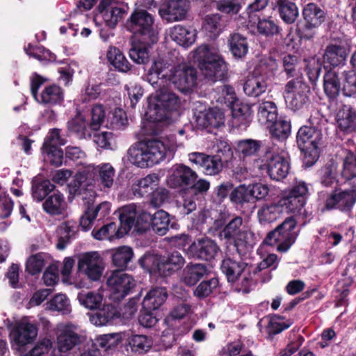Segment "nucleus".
I'll list each match as a JSON object with an SVG mask.
<instances>
[{
    "label": "nucleus",
    "mask_w": 356,
    "mask_h": 356,
    "mask_svg": "<svg viewBox=\"0 0 356 356\" xmlns=\"http://www.w3.org/2000/svg\"><path fill=\"white\" fill-rule=\"evenodd\" d=\"M207 273V269L202 264H189L184 269L181 280L188 286L195 285Z\"/></svg>",
    "instance_id": "79ce46f5"
},
{
    "label": "nucleus",
    "mask_w": 356,
    "mask_h": 356,
    "mask_svg": "<svg viewBox=\"0 0 356 356\" xmlns=\"http://www.w3.org/2000/svg\"><path fill=\"white\" fill-rule=\"evenodd\" d=\"M268 127L271 135L280 140L286 139L291 134V123L285 119H277Z\"/></svg>",
    "instance_id": "e2e57ef3"
},
{
    "label": "nucleus",
    "mask_w": 356,
    "mask_h": 356,
    "mask_svg": "<svg viewBox=\"0 0 356 356\" xmlns=\"http://www.w3.org/2000/svg\"><path fill=\"white\" fill-rule=\"evenodd\" d=\"M38 336V327L27 318L17 321L12 327L9 337L13 350L22 353L25 347L32 343Z\"/></svg>",
    "instance_id": "6e6552de"
},
{
    "label": "nucleus",
    "mask_w": 356,
    "mask_h": 356,
    "mask_svg": "<svg viewBox=\"0 0 356 356\" xmlns=\"http://www.w3.org/2000/svg\"><path fill=\"white\" fill-rule=\"evenodd\" d=\"M323 88L330 98L337 97L341 89V84L337 73L332 70L326 72L323 76Z\"/></svg>",
    "instance_id": "de8ad7c7"
},
{
    "label": "nucleus",
    "mask_w": 356,
    "mask_h": 356,
    "mask_svg": "<svg viewBox=\"0 0 356 356\" xmlns=\"http://www.w3.org/2000/svg\"><path fill=\"white\" fill-rule=\"evenodd\" d=\"M307 84L301 76L289 81L284 86L283 97L288 108L293 111L301 109L309 101Z\"/></svg>",
    "instance_id": "9b49d317"
},
{
    "label": "nucleus",
    "mask_w": 356,
    "mask_h": 356,
    "mask_svg": "<svg viewBox=\"0 0 356 356\" xmlns=\"http://www.w3.org/2000/svg\"><path fill=\"white\" fill-rule=\"evenodd\" d=\"M167 297L168 293L165 288H153L145 296L143 301V307L145 310H156L165 302Z\"/></svg>",
    "instance_id": "4c0bfd02"
},
{
    "label": "nucleus",
    "mask_w": 356,
    "mask_h": 356,
    "mask_svg": "<svg viewBox=\"0 0 356 356\" xmlns=\"http://www.w3.org/2000/svg\"><path fill=\"white\" fill-rule=\"evenodd\" d=\"M335 121L337 128L342 132L349 134L356 131V111L350 106L344 105L336 114Z\"/></svg>",
    "instance_id": "cd10ccee"
},
{
    "label": "nucleus",
    "mask_w": 356,
    "mask_h": 356,
    "mask_svg": "<svg viewBox=\"0 0 356 356\" xmlns=\"http://www.w3.org/2000/svg\"><path fill=\"white\" fill-rule=\"evenodd\" d=\"M47 309L51 311H56L63 314H67L71 312L70 300L64 294H57L47 303Z\"/></svg>",
    "instance_id": "338daca9"
},
{
    "label": "nucleus",
    "mask_w": 356,
    "mask_h": 356,
    "mask_svg": "<svg viewBox=\"0 0 356 356\" xmlns=\"http://www.w3.org/2000/svg\"><path fill=\"white\" fill-rule=\"evenodd\" d=\"M106 58L108 64L118 72L128 73L132 69V65L125 55L116 47L112 45L108 47Z\"/></svg>",
    "instance_id": "473e14b6"
},
{
    "label": "nucleus",
    "mask_w": 356,
    "mask_h": 356,
    "mask_svg": "<svg viewBox=\"0 0 356 356\" xmlns=\"http://www.w3.org/2000/svg\"><path fill=\"white\" fill-rule=\"evenodd\" d=\"M305 27L308 29L320 26L326 19V12L314 3L306 4L302 9Z\"/></svg>",
    "instance_id": "c756f323"
},
{
    "label": "nucleus",
    "mask_w": 356,
    "mask_h": 356,
    "mask_svg": "<svg viewBox=\"0 0 356 356\" xmlns=\"http://www.w3.org/2000/svg\"><path fill=\"white\" fill-rule=\"evenodd\" d=\"M54 188V186L49 180L40 181L34 178L32 181V197L35 200L40 202Z\"/></svg>",
    "instance_id": "680f3d73"
},
{
    "label": "nucleus",
    "mask_w": 356,
    "mask_h": 356,
    "mask_svg": "<svg viewBox=\"0 0 356 356\" xmlns=\"http://www.w3.org/2000/svg\"><path fill=\"white\" fill-rule=\"evenodd\" d=\"M147 102L146 116L149 122L147 126L153 129L151 134H158L159 131L154 129L156 123L169 122L176 118L181 106V99L173 91L161 88L152 94Z\"/></svg>",
    "instance_id": "7ed1b4c3"
},
{
    "label": "nucleus",
    "mask_w": 356,
    "mask_h": 356,
    "mask_svg": "<svg viewBox=\"0 0 356 356\" xmlns=\"http://www.w3.org/2000/svg\"><path fill=\"white\" fill-rule=\"evenodd\" d=\"M169 81L181 92H190L196 86L197 71L185 63L169 67Z\"/></svg>",
    "instance_id": "ddd939ff"
},
{
    "label": "nucleus",
    "mask_w": 356,
    "mask_h": 356,
    "mask_svg": "<svg viewBox=\"0 0 356 356\" xmlns=\"http://www.w3.org/2000/svg\"><path fill=\"white\" fill-rule=\"evenodd\" d=\"M79 168L72 181L69 184L71 194L83 193L88 191L90 196L95 195V182L104 191L112 188L114 185L115 170L109 163L99 165L86 164L81 161L79 163Z\"/></svg>",
    "instance_id": "f03ea898"
},
{
    "label": "nucleus",
    "mask_w": 356,
    "mask_h": 356,
    "mask_svg": "<svg viewBox=\"0 0 356 356\" xmlns=\"http://www.w3.org/2000/svg\"><path fill=\"white\" fill-rule=\"evenodd\" d=\"M322 140L321 132L311 127L304 126L300 128L297 134V143L299 148L305 155L312 157L311 165L316 162L318 156V145Z\"/></svg>",
    "instance_id": "4468645a"
},
{
    "label": "nucleus",
    "mask_w": 356,
    "mask_h": 356,
    "mask_svg": "<svg viewBox=\"0 0 356 356\" xmlns=\"http://www.w3.org/2000/svg\"><path fill=\"white\" fill-rule=\"evenodd\" d=\"M117 316L116 309L111 305H106L102 309L91 314L90 321L96 326H102L108 323Z\"/></svg>",
    "instance_id": "c03bdc74"
},
{
    "label": "nucleus",
    "mask_w": 356,
    "mask_h": 356,
    "mask_svg": "<svg viewBox=\"0 0 356 356\" xmlns=\"http://www.w3.org/2000/svg\"><path fill=\"white\" fill-rule=\"evenodd\" d=\"M175 136L170 135L161 140L152 139L139 142L131 146L127 151V159L133 165L144 168L159 164L165 159H171L177 149Z\"/></svg>",
    "instance_id": "f257e3e1"
},
{
    "label": "nucleus",
    "mask_w": 356,
    "mask_h": 356,
    "mask_svg": "<svg viewBox=\"0 0 356 356\" xmlns=\"http://www.w3.org/2000/svg\"><path fill=\"white\" fill-rule=\"evenodd\" d=\"M266 165L268 174L271 179L280 181L284 179L290 170L288 152L281 149L267 153Z\"/></svg>",
    "instance_id": "2eb2a0df"
},
{
    "label": "nucleus",
    "mask_w": 356,
    "mask_h": 356,
    "mask_svg": "<svg viewBox=\"0 0 356 356\" xmlns=\"http://www.w3.org/2000/svg\"><path fill=\"white\" fill-rule=\"evenodd\" d=\"M219 248L216 243L208 238L194 241L187 249V254L193 258L211 260L217 254Z\"/></svg>",
    "instance_id": "393cba45"
},
{
    "label": "nucleus",
    "mask_w": 356,
    "mask_h": 356,
    "mask_svg": "<svg viewBox=\"0 0 356 356\" xmlns=\"http://www.w3.org/2000/svg\"><path fill=\"white\" fill-rule=\"evenodd\" d=\"M229 107L232 110V127L243 129L249 126L252 119V110L250 104L237 100Z\"/></svg>",
    "instance_id": "bb28decb"
},
{
    "label": "nucleus",
    "mask_w": 356,
    "mask_h": 356,
    "mask_svg": "<svg viewBox=\"0 0 356 356\" xmlns=\"http://www.w3.org/2000/svg\"><path fill=\"white\" fill-rule=\"evenodd\" d=\"M92 234L97 240L108 239L112 241L115 238L122 237L124 234L120 227L118 229L115 223L110 222L99 229L92 230Z\"/></svg>",
    "instance_id": "8fccbe9b"
},
{
    "label": "nucleus",
    "mask_w": 356,
    "mask_h": 356,
    "mask_svg": "<svg viewBox=\"0 0 356 356\" xmlns=\"http://www.w3.org/2000/svg\"><path fill=\"white\" fill-rule=\"evenodd\" d=\"M188 161L201 168L207 176L218 175L222 170L223 163L218 155H208L202 152H192L188 154Z\"/></svg>",
    "instance_id": "aec40b11"
},
{
    "label": "nucleus",
    "mask_w": 356,
    "mask_h": 356,
    "mask_svg": "<svg viewBox=\"0 0 356 356\" xmlns=\"http://www.w3.org/2000/svg\"><path fill=\"white\" fill-rule=\"evenodd\" d=\"M170 64L163 58H158L154 61L146 76V80L152 85L161 86L165 80L169 81Z\"/></svg>",
    "instance_id": "7c9ffc66"
},
{
    "label": "nucleus",
    "mask_w": 356,
    "mask_h": 356,
    "mask_svg": "<svg viewBox=\"0 0 356 356\" xmlns=\"http://www.w3.org/2000/svg\"><path fill=\"white\" fill-rule=\"evenodd\" d=\"M153 346L152 339L144 334H131L127 339L126 348L135 355H143Z\"/></svg>",
    "instance_id": "c9c22d12"
},
{
    "label": "nucleus",
    "mask_w": 356,
    "mask_h": 356,
    "mask_svg": "<svg viewBox=\"0 0 356 356\" xmlns=\"http://www.w3.org/2000/svg\"><path fill=\"white\" fill-rule=\"evenodd\" d=\"M42 207L47 213L56 216L65 212L67 204L63 195L56 191L47 197Z\"/></svg>",
    "instance_id": "a19ab883"
},
{
    "label": "nucleus",
    "mask_w": 356,
    "mask_h": 356,
    "mask_svg": "<svg viewBox=\"0 0 356 356\" xmlns=\"http://www.w3.org/2000/svg\"><path fill=\"white\" fill-rule=\"evenodd\" d=\"M309 195V184L302 180L295 179L293 185L282 192L278 202L283 212L296 213L304 207Z\"/></svg>",
    "instance_id": "423d86ee"
},
{
    "label": "nucleus",
    "mask_w": 356,
    "mask_h": 356,
    "mask_svg": "<svg viewBox=\"0 0 356 356\" xmlns=\"http://www.w3.org/2000/svg\"><path fill=\"white\" fill-rule=\"evenodd\" d=\"M24 51L28 56L38 60L41 63L54 61L56 60V56L54 54L38 44L32 45L29 44L24 47Z\"/></svg>",
    "instance_id": "052dcab7"
},
{
    "label": "nucleus",
    "mask_w": 356,
    "mask_h": 356,
    "mask_svg": "<svg viewBox=\"0 0 356 356\" xmlns=\"http://www.w3.org/2000/svg\"><path fill=\"white\" fill-rule=\"evenodd\" d=\"M213 98L218 104H225L228 107L238 100L234 88L227 85L218 87Z\"/></svg>",
    "instance_id": "5fc2aeb1"
},
{
    "label": "nucleus",
    "mask_w": 356,
    "mask_h": 356,
    "mask_svg": "<svg viewBox=\"0 0 356 356\" xmlns=\"http://www.w3.org/2000/svg\"><path fill=\"white\" fill-rule=\"evenodd\" d=\"M348 53L349 49L345 44H330L323 54V62L333 67L343 65Z\"/></svg>",
    "instance_id": "72a5a7b5"
},
{
    "label": "nucleus",
    "mask_w": 356,
    "mask_h": 356,
    "mask_svg": "<svg viewBox=\"0 0 356 356\" xmlns=\"http://www.w3.org/2000/svg\"><path fill=\"white\" fill-rule=\"evenodd\" d=\"M127 28L135 35H140L152 44L158 41V31L154 16L144 9H136L127 20Z\"/></svg>",
    "instance_id": "0eeeda50"
},
{
    "label": "nucleus",
    "mask_w": 356,
    "mask_h": 356,
    "mask_svg": "<svg viewBox=\"0 0 356 356\" xmlns=\"http://www.w3.org/2000/svg\"><path fill=\"white\" fill-rule=\"evenodd\" d=\"M167 34L172 40L186 48L191 46L195 42L197 36L195 29L180 24L170 28Z\"/></svg>",
    "instance_id": "c85d7f7f"
},
{
    "label": "nucleus",
    "mask_w": 356,
    "mask_h": 356,
    "mask_svg": "<svg viewBox=\"0 0 356 356\" xmlns=\"http://www.w3.org/2000/svg\"><path fill=\"white\" fill-rule=\"evenodd\" d=\"M106 283L110 291V298L114 301L123 299L136 286L134 278L122 270L113 271Z\"/></svg>",
    "instance_id": "dca6fc26"
},
{
    "label": "nucleus",
    "mask_w": 356,
    "mask_h": 356,
    "mask_svg": "<svg viewBox=\"0 0 356 356\" xmlns=\"http://www.w3.org/2000/svg\"><path fill=\"white\" fill-rule=\"evenodd\" d=\"M68 130L80 139L90 138L93 129L90 127L88 120L83 113L77 115L67 122Z\"/></svg>",
    "instance_id": "f704fd0d"
},
{
    "label": "nucleus",
    "mask_w": 356,
    "mask_h": 356,
    "mask_svg": "<svg viewBox=\"0 0 356 356\" xmlns=\"http://www.w3.org/2000/svg\"><path fill=\"white\" fill-rule=\"evenodd\" d=\"M138 219V222L145 223L143 231L151 225L152 229L161 236L166 234L170 225L172 228H175L176 225L174 222L170 224V216L163 210L157 211L154 215L143 213Z\"/></svg>",
    "instance_id": "4be33fe9"
},
{
    "label": "nucleus",
    "mask_w": 356,
    "mask_h": 356,
    "mask_svg": "<svg viewBox=\"0 0 356 356\" xmlns=\"http://www.w3.org/2000/svg\"><path fill=\"white\" fill-rule=\"evenodd\" d=\"M120 229L124 234H127L131 227H135L137 231L143 232L145 223H140L139 216L143 213H147L140 207L134 204H128L122 207L120 210Z\"/></svg>",
    "instance_id": "5701e85b"
},
{
    "label": "nucleus",
    "mask_w": 356,
    "mask_h": 356,
    "mask_svg": "<svg viewBox=\"0 0 356 356\" xmlns=\"http://www.w3.org/2000/svg\"><path fill=\"white\" fill-rule=\"evenodd\" d=\"M261 147V142L253 139H245L238 142L236 150L240 156L245 159L258 153Z\"/></svg>",
    "instance_id": "13d9d810"
},
{
    "label": "nucleus",
    "mask_w": 356,
    "mask_h": 356,
    "mask_svg": "<svg viewBox=\"0 0 356 356\" xmlns=\"http://www.w3.org/2000/svg\"><path fill=\"white\" fill-rule=\"evenodd\" d=\"M79 303L89 309L99 308L103 300V295L99 291H81L78 294Z\"/></svg>",
    "instance_id": "603ef678"
},
{
    "label": "nucleus",
    "mask_w": 356,
    "mask_h": 356,
    "mask_svg": "<svg viewBox=\"0 0 356 356\" xmlns=\"http://www.w3.org/2000/svg\"><path fill=\"white\" fill-rule=\"evenodd\" d=\"M282 213L283 209L278 202L276 204L264 205L258 210L257 216L260 222L270 223L279 218Z\"/></svg>",
    "instance_id": "49530a36"
},
{
    "label": "nucleus",
    "mask_w": 356,
    "mask_h": 356,
    "mask_svg": "<svg viewBox=\"0 0 356 356\" xmlns=\"http://www.w3.org/2000/svg\"><path fill=\"white\" fill-rule=\"evenodd\" d=\"M220 238H225L234 243L238 248L242 245H251L254 234L248 223L241 217L237 216L231 220L220 232Z\"/></svg>",
    "instance_id": "9d476101"
},
{
    "label": "nucleus",
    "mask_w": 356,
    "mask_h": 356,
    "mask_svg": "<svg viewBox=\"0 0 356 356\" xmlns=\"http://www.w3.org/2000/svg\"><path fill=\"white\" fill-rule=\"evenodd\" d=\"M202 30L209 38L218 36L222 30L221 16L219 14L207 15L202 24Z\"/></svg>",
    "instance_id": "a18cd8bd"
},
{
    "label": "nucleus",
    "mask_w": 356,
    "mask_h": 356,
    "mask_svg": "<svg viewBox=\"0 0 356 356\" xmlns=\"http://www.w3.org/2000/svg\"><path fill=\"white\" fill-rule=\"evenodd\" d=\"M191 59L206 78L215 81L224 77L227 66L217 49L200 45L191 53Z\"/></svg>",
    "instance_id": "20e7f679"
},
{
    "label": "nucleus",
    "mask_w": 356,
    "mask_h": 356,
    "mask_svg": "<svg viewBox=\"0 0 356 356\" xmlns=\"http://www.w3.org/2000/svg\"><path fill=\"white\" fill-rule=\"evenodd\" d=\"M78 270L91 281L101 279L105 265L102 257L97 252H87L81 255L78 261Z\"/></svg>",
    "instance_id": "a211bd4d"
},
{
    "label": "nucleus",
    "mask_w": 356,
    "mask_h": 356,
    "mask_svg": "<svg viewBox=\"0 0 356 356\" xmlns=\"http://www.w3.org/2000/svg\"><path fill=\"white\" fill-rule=\"evenodd\" d=\"M160 178L156 174H150L138 180L132 186L134 195L136 197H143L152 194L159 186Z\"/></svg>",
    "instance_id": "e433bc0d"
},
{
    "label": "nucleus",
    "mask_w": 356,
    "mask_h": 356,
    "mask_svg": "<svg viewBox=\"0 0 356 356\" xmlns=\"http://www.w3.org/2000/svg\"><path fill=\"white\" fill-rule=\"evenodd\" d=\"M90 127L93 131L99 129L102 126L106 127L108 121V113L102 104H96L90 110Z\"/></svg>",
    "instance_id": "4d7b16f0"
},
{
    "label": "nucleus",
    "mask_w": 356,
    "mask_h": 356,
    "mask_svg": "<svg viewBox=\"0 0 356 356\" xmlns=\"http://www.w3.org/2000/svg\"><path fill=\"white\" fill-rule=\"evenodd\" d=\"M72 323H60L56 327V344L60 353L72 350L80 343V337Z\"/></svg>",
    "instance_id": "b1692460"
},
{
    "label": "nucleus",
    "mask_w": 356,
    "mask_h": 356,
    "mask_svg": "<svg viewBox=\"0 0 356 356\" xmlns=\"http://www.w3.org/2000/svg\"><path fill=\"white\" fill-rule=\"evenodd\" d=\"M111 256L115 266L124 268L131 261L134 252L129 246H120L111 250Z\"/></svg>",
    "instance_id": "6e6d98bb"
},
{
    "label": "nucleus",
    "mask_w": 356,
    "mask_h": 356,
    "mask_svg": "<svg viewBox=\"0 0 356 356\" xmlns=\"http://www.w3.org/2000/svg\"><path fill=\"white\" fill-rule=\"evenodd\" d=\"M266 79L259 70H254L248 75L243 84L244 92L251 97H258L266 92L267 89Z\"/></svg>",
    "instance_id": "2f4dec72"
},
{
    "label": "nucleus",
    "mask_w": 356,
    "mask_h": 356,
    "mask_svg": "<svg viewBox=\"0 0 356 356\" xmlns=\"http://www.w3.org/2000/svg\"><path fill=\"white\" fill-rule=\"evenodd\" d=\"M229 49L235 58H241L248 51V44L245 37L239 34L234 33L229 39Z\"/></svg>",
    "instance_id": "09e8293b"
},
{
    "label": "nucleus",
    "mask_w": 356,
    "mask_h": 356,
    "mask_svg": "<svg viewBox=\"0 0 356 356\" xmlns=\"http://www.w3.org/2000/svg\"><path fill=\"white\" fill-rule=\"evenodd\" d=\"M13 202L9 197L0 198V232L6 231L10 225L11 222L8 218L13 209Z\"/></svg>",
    "instance_id": "bf43d9fd"
},
{
    "label": "nucleus",
    "mask_w": 356,
    "mask_h": 356,
    "mask_svg": "<svg viewBox=\"0 0 356 356\" xmlns=\"http://www.w3.org/2000/svg\"><path fill=\"white\" fill-rule=\"evenodd\" d=\"M189 8L175 0H166L165 6L159 8V14L167 22H179L186 19Z\"/></svg>",
    "instance_id": "a878e982"
},
{
    "label": "nucleus",
    "mask_w": 356,
    "mask_h": 356,
    "mask_svg": "<svg viewBox=\"0 0 356 356\" xmlns=\"http://www.w3.org/2000/svg\"><path fill=\"white\" fill-rule=\"evenodd\" d=\"M221 270L229 282L234 283L238 291L248 293L253 285L251 267L244 262L225 259L221 264Z\"/></svg>",
    "instance_id": "39448f33"
},
{
    "label": "nucleus",
    "mask_w": 356,
    "mask_h": 356,
    "mask_svg": "<svg viewBox=\"0 0 356 356\" xmlns=\"http://www.w3.org/2000/svg\"><path fill=\"white\" fill-rule=\"evenodd\" d=\"M122 340V336L120 333L105 334L97 337L92 346L97 348L101 347L105 350H108L116 347Z\"/></svg>",
    "instance_id": "69168bd1"
},
{
    "label": "nucleus",
    "mask_w": 356,
    "mask_h": 356,
    "mask_svg": "<svg viewBox=\"0 0 356 356\" xmlns=\"http://www.w3.org/2000/svg\"><path fill=\"white\" fill-rule=\"evenodd\" d=\"M341 175L346 181H350L352 186H356V156L353 154L345 157Z\"/></svg>",
    "instance_id": "3c124183"
},
{
    "label": "nucleus",
    "mask_w": 356,
    "mask_h": 356,
    "mask_svg": "<svg viewBox=\"0 0 356 356\" xmlns=\"http://www.w3.org/2000/svg\"><path fill=\"white\" fill-rule=\"evenodd\" d=\"M318 196L321 200L325 198L324 202L326 209L348 210L356 202V186H352L350 190L336 189L326 197L325 194L321 192Z\"/></svg>",
    "instance_id": "6ab92c4d"
},
{
    "label": "nucleus",
    "mask_w": 356,
    "mask_h": 356,
    "mask_svg": "<svg viewBox=\"0 0 356 356\" xmlns=\"http://www.w3.org/2000/svg\"><path fill=\"white\" fill-rule=\"evenodd\" d=\"M127 114L122 108H116L108 113V121L106 127L115 129H123L127 124Z\"/></svg>",
    "instance_id": "0e129e2a"
},
{
    "label": "nucleus",
    "mask_w": 356,
    "mask_h": 356,
    "mask_svg": "<svg viewBox=\"0 0 356 356\" xmlns=\"http://www.w3.org/2000/svg\"><path fill=\"white\" fill-rule=\"evenodd\" d=\"M296 225V222L293 218H287L275 230L267 235L264 241L265 244L273 246L277 243L279 251H287L297 237V233L295 231Z\"/></svg>",
    "instance_id": "1a4fd4ad"
},
{
    "label": "nucleus",
    "mask_w": 356,
    "mask_h": 356,
    "mask_svg": "<svg viewBox=\"0 0 356 356\" xmlns=\"http://www.w3.org/2000/svg\"><path fill=\"white\" fill-rule=\"evenodd\" d=\"M141 267L151 275L167 277L177 271L165 257H159L152 254H145L139 259Z\"/></svg>",
    "instance_id": "412c9836"
},
{
    "label": "nucleus",
    "mask_w": 356,
    "mask_h": 356,
    "mask_svg": "<svg viewBox=\"0 0 356 356\" xmlns=\"http://www.w3.org/2000/svg\"><path fill=\"white\" fill-rule=\"evenodd\" d=\"M197 177V173L189 166L176 163L168 171L166 184L172 188H184L191 186Z\"/></svg>",
    "instance_id": "f3484780"
},
{
    "label": "nucleus",
    "mask_w": 356,
    "mask_h": 356,
    "mask_svg": "<svg viewBox=\"0 0 356 356\" xmlns=\"http://www.w3.org/2000/svg\"><path fill=\"white\" fill-rule=\"evenodd\" d=\"M76 232V225L74 222H65L57 229L58 243L56 247L58 250H64L70 241L74 236Z\"/></svg>",
    "instance_id": "37998d69"
},
{
    "label": "nucleus",
    "mask_w": 356,
    "mask_h": 356,
    "mask_svg": "<svg viewBox=\"0 0 356 356\" xmlns=\"http://www.w3.org/2000/svg\"><path fill=\"white\" fill-rule=\"evenodd\" d=\"M152 43L134 40L129 51V58L137 64H145L149 59V48Z\"/></svg>",
    "instance_id": "ea45409f"
},
{
    "label": "nucleus",
    "mask_w": 356,
    "mask_h": 356,
    "mask_svg": "<svg viewBox=\"0 0 356 356\" xmlns=\"http://www.w3.org/2000/svg\"><path fill=\"white\" fill-rule=\"evenodd\" d=\"M277 108L272 101H262L257 107V120L262 125L268 127L277 119Z\"/></svg>",
    "instance_id": "58836bf2"
},
{
    "label": "nucleus",
    "mask_w": 356,
    "mask_h": 356,
    "mask_svg": "<svg viewBox=\"0 0 356 356\" xmlns=\"http://www.w3.org/2000/svg\"><path fill=\"white\" fill-rule=\"evenodd\" d=\"M63 100V93L61 88L56 85L45 88L40 95L39 103L44 104H57Z\"/></svg>",
    "instance_id": "864d4df0"
},
{
    "label": "nucleus",
    "mask_w": 356,
    "mask_h": 356,
    "mask_svg": "<svg viewBox=\"0 0 356 356\" xmlns=\"http://www.w3.org/2000/svg\"><path fill=\"white\" fill-rule=\"evenodd\" d=\"M97 8V17H101L107 26L113 29L127 14L129 6L121 0H100Z\"/></svg>",
    "instance_id": "f8f14e48"
},
{
    "label": "nucleus",
    "mask_w": 356,
    "mask_h": 356,
    "mask_svg": "<svg viewBox=\"0 0 356 356\" xmlns=\"http://www.w3.org/2000/svg\"><path fill=\"white\" fill-rule=\"evenodd\" d=\"M52 342L49 339H43L38 341L33 348L24 356H53Z\"/></svg>",
    "instance_id": "774afa93"
}]
</instances>
